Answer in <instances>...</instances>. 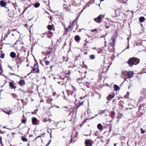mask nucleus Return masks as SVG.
Returning <instances> with one entry per match:
<instances>
[{"label":"nucleus","mask_w":146,"mask_h":146,"mask_svg":"<svg viewBox=\"0 0 146 146\" xmlns=\"http://www.w3.org/2000/svg\"><path fill=\"white\" fill-rule=\"evenodd\" d=\"M139 62V60L137 58H130L129 60L128 64L130 65H137Z\"/></svg>","instance_id":"obj_1"},{"label":"nucleus","mask_w":146,"mask_h":146,"mask_svg":"<svg viewBox=\"0 0 146 146\" xmlns=\"http://www.w3.org/2000/svg\"><path fill=\"white\" fill-rule=\"evenodd\" d=\"M39 70L38 67V64H36L34 66L31 72V73H38L39 72Z\"/></svg>","instance_id":"obj_2"},{"label":"nucleus","mask_w":146,"mask_h":146,"mask_svg":"<svg viewBox=\"0 0 146 146\" xmlns=\"http://www.w3.org/2000/svg\"><path fill=\"white\" fill-rule=\"evenodd\" d=\"M91 140H90L86 139L85 143L86 146H92V144L91 142Z\"/></svg>","instance_id":"obj_3"},{"label":"nucleus","mask_w":146,"mask_h":146,"mask_svg":"<svg viewBox=\"0 0 146 146\" xmlns=\"http://www.w3.org/2000/svg\"><path fill=\"white\" fill-rule=\"evenodd\" d=\"M101 20V16L99 15L97 18H94V20L96 22L100 23V22Z\"/></svg>","instance_id":"obj_4"},{"label":"nucleus","mask_w":146,"mask_h":146,"mask_svg":"<svg viewBox=\"0 0 146 146\" xmlns=\"http://www.w3.org/2000/svg\"><path fill=\"white\" fill-rule=\"evenodd\" d=\"M115 40L114 38L112 37L110 41V46H113L115 45Z\"/></svg>","instance_id":"obj_5"},{"label":"nucleus","mask_w":146,"mask_h":146,"mask_svg":"<svg viewBox=\"0 0 146 146\" xmlns=\"http://www.w3.org/2000/svg\"><path fill=\"white\" fill-rule=\"evenodd\" d=\"M133 72L132 71L128 72L127 73V77L128 78H131L133 76Z\"/></svg>","instance_id":"obj_6"},{"label":"nucleus","mask_w":146,"mask_h":146,"mask_svg":"<svg viewBox=\"0 0 146 146\" xmlns=\"http://www.w3.org/2000/svg\"><path fill=\"white\" fill-rule=\"evenodd\" d=\"M32 123L34 125H36L37 122V119L35 117H34L32 119Z\"/></svg>","instance_id":"obj_7"},{"label":"nucleus","mask_w":146,"mask_h":146,"mask_svg":"<svg viewBox=\"0 0 146 146\" xmlns=\"http://www.w3.org/2000/svg\"><path fill=\"white\" fill-rule=\"evenodd\" d=\"M9 86L12 89H15L16 88V87L15 86V84H13L11 82H10L9 83Z\"/></svg>","instance_id":"obj_8"},{"label":"nucleus","mask_w":146,"mask_h":146,"mask_svg":"<svg viewBox=\"0 0 146 146\" xmlns=\"http://www.w3.org/2000/svg\"><path fill=\"white\" fill-rule=\"evenodd\" d=\"M0 5L2 7H5L6 5V3L3 0H1L0 1Z\"/></svg>","instance_id":"obj_9"},{"label":"nucleus","mask_w":146,"mask_h":146,"mask_svg":"<svg viewBox=\"0 0 146 146\" xmlns=\"http://www.w3.org/2000/svg\"><path fill=\"white\" fill-rule=\"evenodd\" d=\"M75 40L77 42H78L80 39L79 36L78 35H76L74 37Z\"/></svg>","instance_id":"obj_10"},{"label":"nucleus","mask_w":146,"mask_h":146,"mask_svg":"<svg viewBox=\"0 0 146 146\" xmlns=\"http://www.w3.org/2000/svg\"><path fill=\"white\" fill-rule=\"evenodd\" d=\"M97 128L98 129L100 130H103V127L102 125L100 124H98L97 125Z\"/></svg>","instance_id":"obj_11"},{"label":"nucleus","mask_w":146,"mask_h":146,"mask_svg":"<svg viewBox=\"0 0 146 146\" xmlns=\"http://www.w3.org/2000/svg\"><path fill=\"white\" fill-rule=\"evenodd\" d=\"M10 56L12 58H15L16 56V54L14 52H12L10 54Z\"/></svg>","instance_id":"obj_12"},{"label":"nucleus","mask_w":146,"mask_h":146,"mask_svg":"<svg viewBox=\"0 0 146 146\" xmlns=\"http://www.w3.org/2000/svg\"><path fill=\"white\" fill-rule=\"evenodd\" d=\"M74 22V21H73L72 23H70V25L66 28V30L67 31H68L71 28L72 26L73 25Z\"/></svg>","instance_id":"obj_13"},{"label":"nucleus","mask_w":146,"mask_h":146,"mask_svg":"<svg viewBox=\"0 0 146 146\" xmlns=\"http://www.w3.org/2000/svg\"><path fill=\"white\" fill-rule=\"evenodd\" d=\"M139 21L140 22H143L145 20V18L143 17H141L139 18Z\"/></svg>","instance_id":"obj_14"},{"label":"nucleus","mask_w":146,"mask_h":146,"mask_svg":"<svg viewBox=\"0 0 146 146\" xmlns=\"http://www.w3.org/2000/svg\"><path fill=\"white\" fill-rule=\"evenodd\" d=\"M114 88L115 90V91H117L120 89L119 87L116 85H114Z\"/></svg>","instance_id":"obj_15"},{"label":"nucleus","mask_w":146,"mask_h":146,"mask_svg":"<svg viewBox=\"0 0 146 146\" xmlns=\"http://www.w3.org/2000/svg\"><path fill=\"white\" fill-rule=\"evenodd\" d=\"M114 96H115V95H114V93H110L109 95V97L110 98H112L114 97Z\"/></svg>","instance_id":"obj_16"},{"label":"nucleus","mask_w":146,"mask_h":146,"mask_svg":"<svg viewBox=\"0 0 146 146\" xmlns=\"http://www.w3.org/2000/svg\"><path fill=\"white\" fill-rule=\"evenodd\" d=\"M19 83L21 85H24L25 84V82L24 80H20L19 81Z\"/></svg>","instance_id":"obj_17"},{"label":"nucleus","mask_w":146,"mask_h":146,"mask_svg":"<svg viewBox=\"0 0 146 146\" xmlns=\"http://www.w3.org/2000/svg\"><path fill=\"white\" fill-rule=\"evenodd\" d=\"M40 6V4L39 3H36L34 5V7L36 8H37Z\"/></svg>","instance_id":"obj_18"},{"label":"nucleus","mask_w":146,"mask_h":146,"mask_svg":"<svg viewBox=\"0 0 146 146\" xmlns=\"http://www.w3.org/2000/svg\"><path fill=\"white\" fill-rule=\"evenodd\" d=\"M21 139L23 141H27V139L26 138L24 137L23 136H22L21 137Z\"/></svg>","instance_id":"obj_19"},{"label":"nucleus","mask_w":146,"mask_h":146,"mask_svg":"<svg viewBox=\"0 0 146 146\" xmlns=\"http://www.w3.org/2000/svg\"><path fill=\"white\" fill-rule=\"evenodd\" d=\"M12 96L13 98L15 99H17V96L15 94L13 93L12 94Z\"/></svg>","instance_id":"obj_20"},{"label":"nucleus","mask_w":146,"mask_h":146,"mask_svg":"<svg viewBox=\"0 0 146 146\" xmlns=\"http://www.w3.org/2000/svg\"><path fill=\"white\" fill-rule=\"evenodd\" d=\"M48 29L50 30H51L52 29V25H49L47 26Z\"/></svg>","instance_id":"obj_21"},{"label":"nucleus","mask_w":146,"mask_h":146,"mask_svg":"<svg viewBox=\"0 0 146 146\" xmlns=\"http://www.w3.org/2000/svg\"><path fill=\"white\" fill-rule=\"evenodd\" d=\"M5 56V54L4 53H1V54L0 57L1 58H3Z\"/></svg>","instance_id":"obj_22"},{"label":"nucleus","mask_w":146,"mask_h":146,"mask_svg":"<svg viewBox=\"0 0 146 146\" xmlns=\"http://www.w3.org/2000/svg\"><path fill=\"white\" fill-rule=\"evenodd\" d=\"M95 56L94 55H92L90 56V58L92 59H93L95 58Z\"/></svg>","instance_id":"obj_23"},{"label":"nucleus","mask_w":146,"mask_h":146,"mask_svg":"<svg viewBox=\"0 0 146 146\" xmlns=\"http://www.w3.org/2000/svg\"><path fill=\"white\" fill-rule=\"evenodd\" d=\"M2 111L5 113L6 114H8L9 115L10 114V111H9V112H6L4 110H2Z\"/></svg>","instance_id":"obj_24"},{"label":"nucleus","mask_w":146,"mask_h":146,"mask_svg":"<svg viewBox=\"0 0 146 146\" xmlns=\"http://www.w3.org/2000/svg\"><path fill=\"white\" fill-rule=\"evenodd\" d=\"M50 63V62L48 60L46 61L45 62V63L46 65H48Z\"/></svg>","instance_id":"obj_25"},{"label":"nucleus","mask_w":146,"mask_h":146,"mask_svg":"<svg viewBox=\"0 0 146 146\" xmlns=\"http://www.w3.org/2000/svg\"><path fill=\"white\" fill-rule=\"evenodd\" d=\"M89 31H91L92 32H94L96 31H97V29H95L93 30H90Z\"/></svg>","instance_id":"obj_26"},{"label":"nucleus","mask_w":146,"mask_h":146,"mask_svg":"<svg viewBox=\"0 0 146 146\" xmlns=\"http://www.w3.org/2000/svg\"><path fill=\"white\" fill-rule=\"evenodd\" d=\"M141 132L142 134H143L145 132V131L142 129H141Z\"/></svg>","instance_id":"obj_27"},{"label":"nucleus","mask_w":146,"mask_h":146,"mask_svg":"<svg viewBox=\"0 0 146 146\" xmlns=\"http://www.w3.org/2000/svg\"><path fill=\"white\" fill-rule=\"evenodd\" d=\"M22 122L23 123H25L26 122V121L25 119H23L22 120Z\"/></svg>","instance_id":"obj_28"},{"label":"nucleus","mask_w":146,"mask_h":146,"mask_svg":"<svg viewBox=\"0 0 146 146\" xmlns=\"http://www.w3.org/2000/svg\"><path fill=\"white\" fill-rule=\"evenodd\" d=\"M83 103H84V102H80L79 104L81 106V105H82L83 104Z\"/></svg>","instance_id":"obj_29"},{"label":"nucleus","mask_w":146,"mask_h":146,"mask_svg":"<svg viewBox=\"0 0 146 146\" xmlns=\"http://www.w3.org/2000/svg\"><path fill=\"white\" fill-rule=\"evenodd\" d=\"M122 74H124V75H125V74H126V72H122Z\"/></svg>","instance_id":"obj_30"},{"label":"nucleus","mask_w":146,"mask_h":146,"mask_svg":"<svg viewBox=\"0 0 146 146\" xmlns=\"http://www.w3.org/2000/svg\"><path fill=\"white\" fill-rule=\"evenodd\" d=\"M50 141H50L49 142V143H48L47 144V145L46 146H47L48 145H49V144H50Z\"/></svg>","instance_id":"obj_31"},{"label":"nucleus","mask_w":146,"mask_h":146,"mask_svg":"<svg viewBox=\"0 0 146 146\" xmlns=\"http://www.w3.org/2000/svg\"><path fill=\"white\" fill-rule=\"evenodd\" d=\"M50 52H48L47 53V54L48 55H50Z\"/></svg>","instance_id":"obj_32"},{"label":"nucleus","mask_w":146,"mask_h":146,"mask_svg":"<svg viewBox=\"0 0 146 146\" xmlns=\"http://www.w3.org/2000/svg\"><path fill=\"white\" fill-rule=\"evenodd\" d=\"M50 19H51L52 17H50Z\"/></svg>","instance_id":"obj_33"},{"label":"nucleus","mask_w":146,"mask_h":146,"mask_svg":"<svg viewBox=\"0 0 146 146\" xmlns=\"http://www.w3.org/2000/svg\"><path fill=\"white\" fill-rule=\"evenodd\" d=\"M116 144H114V146H116Z\"/></svg>","instance_id":"obj_34"},{"label":"nucleus","mask_w":146,"mask_h":146,"mask_svg":"<svg viewBox=\"0 0 146 146\" xmlns=\"http://www.w3.org/2000/svg\"><path fill=\"white\" fill-rule=\"evenodd\" d=\"M127 49H129V46L127 47Z\"/></svg>","instance_id":"obj_35"},{"label":"nucleus","mask_w":146,"mask_h":146,"mask_svg":"<svg viewBox=\"0 0 146 146\" xmlns=\"http://www.w3.org/2000/svg\"><path fill=\"white\" fill-rule=\"evenodd\" d=\"M1 67H0V70H1Z\"/></svg>","instance_id":"obj_36"},{"label":"nucleus","mask_w":146,"mask_h":146,"mask_svg":"<svg viewBox=\"0 0 146 146\" xmlns=\"http://www.w3.org/2000/svg\"><path fill=\"white\" fill-rule=\"evenodd\" d=\"M58 83L59 84H60V82H58Z\"/></svg>","instance_id":"obj_37"},{"label":"nucleus","mask_w":146,"mask_h":146,"mask_svg":"<svg viewBox=\"0 0 146 146\" xmlns=\"http://www.w3.org/2000/svg\"><path fill=\"white\" fill-rule=\"evenodd\" d=\"M101 1H104V0H100Z\"/></svg>","instance_id":"obj_38"},{"label":"nucleus","mask_w":146,"mask_h":146,"mask_svg":"<svg viewBox=\"0 0 146 146\" xmlns=\"http://www.w3.org/2000/svg\"><path fill=\"white\" fill-rule=\"evenodd\" d=\"M107 100H109V98H107Z\"/></svg>","instance_id":"obj_39"},{"label":"nucleus","mask_w":146,"mask_h":146,"mask_svg":"<svg viewBox=\"0 0 146 146\" xmlns=\"http://www.w3.org/2000/svg\"><path fill=\"white\" fill-rule=\"evenodd\" d=\"M50 34H52V33H51V32H50Z\"/></svg>","instance_id":"obj_40"},{"label":"nucleus","mask_w":146,"mask_h":146,"mask_svg":"<svg viewBox=\"0 0 146 146\" xmlns=\"http://www.w3.org/2000/svg\"><path fill=\"white\" fill-rule=\"evenodd\" d=\"M54 80H55V78L54 77Z\"/></svg>","instance_id":"obj_41"},{"label":"nucleus","mask_w":146,"mask_h":146,"mask_svg":"<svg viewBox=\"0 0 146 146\" xmlns=\"http://www.w3.org/2000/svg\"><path fill=\"white\" fill-rule=\"evenodd\" d=\"M97 115H95V116H97Z\"/></svg>","instance_id":"obj_42"},{"label":"nucleus","mask_w":146,"mask_h":146,"mask_svg":"<svg viewBox=\"0 0 146 146\" xmlns=\"http://www.w3.org/2000/svg\"><path fill=\"white\" fill-rule=\"evenodd\" d=\"M106 42H105V44H106Z\"/></svg>","instance_id":"obj_43"}]
</instances>
